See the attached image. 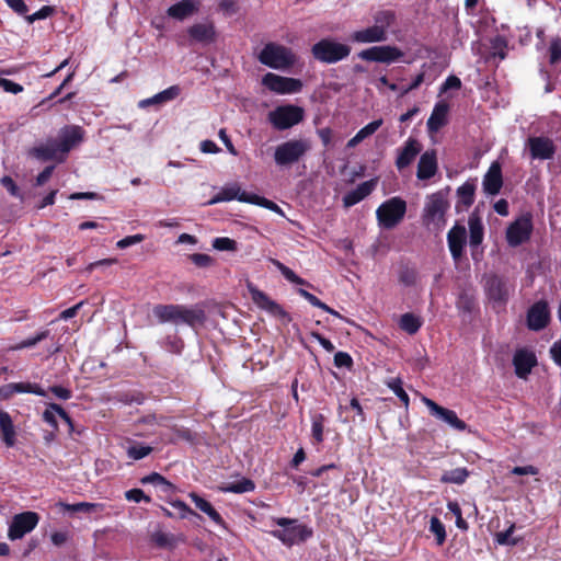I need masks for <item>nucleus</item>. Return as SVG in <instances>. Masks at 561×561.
Here are the masks:
<instances>
[{"label": "nucleus", "instance_id": "obj_46", "mask_svg": "<svg viewBox=\"0 0 561 561\" xmlns=\"http://www.w3.org/2000/svg\"><path fill=\"white\" fill-rule=\"evenodd\" d=\"M250 204L262 206V207L270 209L280 216H284V211L277 204H275L274 202H272L265 197L259 196L256 194H252Z\"/></svg>", "mask_w": 561, "mask_h": 561}, {"label": "nucleus", "instance_id": "obj_38", "mask_svg": "<svg viewBox=\"0 0 561 561\" xmlns=\"http://www.w3.org/2000/svg\"><path fill=\"white\" fill-rule=\"evenodd\" d=\"M140 482L142 484H152L158 486L165 494H170L175 490V486L158 472H152L142 477Z\"/></svg>", "mask_w": 561, "mask_h": 561}, {"label": "nucleus", "instance_id": "obj_56", "mask_svg": "<svg viewBox=\"0 0 561 561\" xmlns=\"http://www.w3.org/2000/svg\"><path fill=\"white\" fill-rule=\"evenodd\" d=\"M334 365L339 368H351L353 366V359L348 353L337 352L334 355Z\"/></svg>", "mask_w": 561, "mask_h": 561}, {"label": "nucleus", "instance_id": "obj_26", "mask_svg": "<svg viewBox=\"0 0 561 561\" xmlns=\"http://www.w3.org/2000/svg\"><path fill=\"white\" fill-rule=\"evenodd\" d=\"M199 10V2L196 0H182L173 5H171L167 14L168 16L175 19L178 21H183Z\"/></svg>", "mask_w": 561, "mask_h": 561}, {"label": "nucleus", "instance_id": "obj_63", "mask_svg": "<svg viewBox=\"0 0 561 561\" xmlns=\"http://www.w3.org/2000/svg\"><path fill=\"white\" fill-rule=\"evenodd\" d=\"M49 391L61 400H69L72 397L71 390L61 386H53L49 388Z\"/></svg>", "mask_w": 561, "mask_h": 561}, {"label": "nucleus", "instance_id": "obj_13", "mask_svg": "<svg viewBox=\"0 0 561 561\" xmlns=\"http://www.w3.org/2000/svg\"><path fill=\"white\" fill-rule=\"evenodd\" d=\"M358 57L366 61L390 64L403 57V51L394 46H373L358 53Z\"/></svg>", "mask_w": 561, "mask_h": 561}, {"label": "nucleus", "instance_id": "obj_31", "mask_svg": "<svg viewBox=\"0 0 561 561\" xmlns=\"http://www.w3.org/2000/svg\"><path fill=\"white\" fill-rule=\"evenodd\" d=\"M449 106L445 102H438L427 119V129L431 133L438 131L447 123V113Z\"/></svg>", "mask_w": 561, "mask_h": 561}, {"label": "nucleus", "instance_id": "obj_11", "mask_svg": "<svg viewBox=\"0 0 561 561\" xmlns=\"http://www.w3.org/2000/svg\"><path fill=\"white\" fill-rule=\"evenodd\" d=\"M531 231V217L529 215L522 216L507 227L506 241L511 247H518L530 238Z\"/></svg>", "mask_w": 561, "mask_h": 561}, {"label": "nucleus", "instance_id": "obj_40", "mask_svg": "<svg viewBox=\"0 0 561 561\" xmlns=\"http://www.w3.org/2000/svg\"><path fill=\"white\" fill-rule=\"evenodd\" d=\"M374 25L387 33L396 22V13L391 10L377 11L374 14Z\"/></svg>", "mask_w": 561, "mask_h": 561}, {"label": "nucleus", "instance_id": "obj_28", "mask_svg": "<svg viewBox=\"0 0 561 561\" xmlns=\"http://www.w3.org/2000/svg\"><path fill=\"white\" fill-rule=\"evenodd\" d=\"M387 33L375 25L356 31L351 35L353 42L360 44L380 43L387 41Z\"/></svg>", "mask_w": 561, "mask_h": 561}, {"label": "nucleus", "instance_id": "obj_47", "mask_svg": "<svg viewBox=\"0 0 561 561\" xmlns=\"http://www.w3.org/2000/svg\"><path fill=\"white\" fill-rule=\"evenodd\" d=\"M213 248L217 251H236L238 249L237 242L227 237H219L213 240Z\"/></svg>", "mask_w": 561, "mask_h": 561}, {"label": "nucleus", "instance_id": "obj_24", "mask_svg": "<svg viewBox=\"0 0 561 561\" xmlns=\"http://www.w3.org/2000/svg\"><path fill=\"white\" fill-rule=\"evenodd\" d=\"M377 180H369L360 183L356 188L350 191L343 196V205L346 208L356 205L367 197L375 190Z\"/></svg>", "mask_w": 561, "mask_h": 561}, {"label": "nucleus", "instance_id": "obj_50", "mask_svg": "<svg viewBox=\"0 0 561 561\" xmlns=\"http://www.w3.org/2000/svg\"><path fill=\"white\" fill-rule=\"evenodd\" d=\"M514 529L515 525L512 524L505 531L497 533L495 536L496 542L502 546H515L517 543V540L511 539Z\"/></svg>", "mask_w": 561, "mask_h": 561}, {"label": "nucleus", "instance_id": "obj_21", "mask_svg": "<svg viewBox=\"0 0 561 561\" xmlns=\"http://www.w3.org/2000/svg\"><path fill=\"white\" fill-rule=\"evenodd\" d=\"M205 320V310L201 305L192 307L179 305L178 325L187 324L190 327H195L196 324H203Z\"/></svg>", "mask_w": 561, "mask_h": 561}, {"label": "nucleus", "instance_id": "obj_51", "mask_svg": "<svg viewBox=\"0 0 561 561\" xmlns=\"http://www.w3.org/2000/svg\"><path fill=\"white\" fill-rule=\"evenodd\" d=\"M549 61L551 65L558 64L561 61V38L556 37L551 41L549 47Z\"/></svg>", "mask_w": 561, "mask_h": 561}, {"label": "nucleus", "instance_id": "obj_33", "mask_svg": "<svg viewBox=\"0 0 561 561\" xmlns=\"http://www.w3.org/2000/svg\"><path fill=\"white\" fill-rule=\"evenodd\" d=\"M60 152L57 141L49 140L46 144L36 146L30 150V156L41 160V161H49L57 159V153Z\"/></svg>", "mask_w": 561, "mask_h": 561}, {"label": "nucleus", "instance_id": "obj_62", "mask_svg": "<svg viewBox=\"0 0 561 561\" xmlns=\"http://www.w3.org/2000/svg\"><path fill=\"white\" fill-rule=\"evenodd\" d=\"M191 261L199 267H207L211 264L213 259L207 254L194 253L191 255Z\"/></svg>", "mask_w": 561, "mask_h": 561}, {"label": "nucleus", "instance_id": "obj_15", "mask_svg": "<svg viewBox=\"0 0 561 561\" xmlns=\"http://www.w3.org/2000/svg\"><path fill=\"white\" fill-rule=\"evenodd\" d=\"M422 401L428 408L431 414L436 419L444 421L445 423H447L448 425L458 431L466 430V423L457 416L455 411L443 408L438 405L435 401L426 397H423Z\"/></svg>", "mask_w": 561, "mask_h": 561}, {"label": "nucleus", "instance_id": "obj_44", "mask_svg": "<svg viewBox=\"0 0 561 561\" xmlns=\"http://www.w3.org/2000/svg\"><path fill=\"white\" fill-rule=\"evenodd\" d=\"M153 448L142 444H134L127 448V456L133 460H140L152 453Z\"/></svg>", "mask_w": 561, "mask_h": 561}, {"label": "nucleus", "instance_id": "obj_60", "mask_svg": "<svg viewBox=\"0 0 561 561\" xmlns=\"http://www.w3.org/2000/svg\"><path fill=\"white\" fill-rule=\"evenodd\" d=\"M0 88H2L5 92L13 94H18L23 91V87L21 84L4 78H0Z\"/></svg>", "mask_w": 561, "mask_h": 561}, {"label": "nucleus", "instance_id": "obj_45", "mask_svg": "<svg viewBox=\"0 0 561 561\" xmlns=\"http://www.w3.org/2000/svg\"><path fill=\"white\" fill-rule=\"evenodd\" d=\"M387 386L396 393L401 400L405 408L409 407V396L402 387V380L400 378H392L387 381Z\"/></svg>", "mask_w": 561, "mask_h": 561}, {"label": "nucleus", "instance_id": "obj_10", "mask_svg": "<svg viewBox=\"0 0 561 561\" xmlns=\"http://www.w3.org/2000/svg\"><path fill=\"white\" fill-rule=\"evenodd\" d=\"M262 83L268 90L278 94L297 93L302 89V82L299 79L282 77L272 72L262 78Z\"/></svg>", "mask_w": 561, "mask_h": 561}, {"label": "nucleus", "instance_id": "obj_32", "mask_svg": "<svg viewBox=\"0 0 561 561\" xmlns=\"http://www.w3.org/2000/svg\"><path fill=\"white\" fill-rule=\"evenodd\" d=\"M56 414H58L67 425L72 430L73 423L68 413L57 403H48L47 409L43 412V420L51 427L57 428Z\"/></svg>", "mask_w": 561, "mask_h": 561}, {"label": "nucleus", "instance_id": "obj_48", "mask_svg": "<svg viewBox=\"0 0 561 561\" xmlns=\"http://www.w3.org/2000/svg\"><path fill=\"white\" fill-rule=\"evenodd\" d=\"M255 488V484L252 480L249 479H242L241 481L231 483L229 486L226 488V491L232 492V493H245L251 492Z\"/></svg>", "mask_w": 561, "mask_h": 561}, {"label": "nucleus", "instance_id": "obj_5", "mask_svg": "<svg viewBox=\"0 0 561 561\" xmlns=\"http://www.w3.org/2000/svg\"><path fill=\"white\" fill-rule=\"evenodd\" d=\"M405 213V201L398 196L391 197L376 210L378 225L383 229H393L403 220Z\"/></svg>", "mask_w": 561, "mask_h": 561}, {"label": "nucleus", "instance_id": "obj_30", "mask_svg": "<svg viewBox=\"0 0 561 561\" xmlns=\"http://www.w3.org/2000/svg\"><path fill=\"white\" fill-rule=\"evenodd\" d=\"M15 427L11 415L3 410H0V437L8 447H12L15 444Z\"/></svg>", "mask_w": 561, "mask_h": 561}, {"label": "nucleus", "instance_id": "obj_59", "mask_svg": "<svg viewBox=\"0 0 561 561\" xmlns=\"http://www.w3.org/2000/svg\"><path fill=\"white\" fill-rule=\"evenodd\" d=\"M144 240H145V236L144 234H134V236H128V237L123 238L122 240H119L116 243V245L119 249H125V248H128L130 245L140 243Z\"/></svg>", "mask_w": 561, "mask_h": 561}, {"label": "nucleus", "instance_id": "obj_61", "mask_svg": "<svg viewBox=\"0 0 561 561\" xmlns=\"http://www.w3.org/2000/svg\"><path fill=\"white\" fill-rule=\"evenodd\" d=\"M511 473L515 474V476H526V474L536 476L539 473V469L533 465L523 466V467L516 466L511 470Z\"/></svg>", "mask_w": 561, "mask_h": 561}, {"label": "nucleus", "instance_id": "obj_36", "mask_svg": "<svg viewBox=\"0 0 561 561\" xmlns=\"http://www.w3.org/2000/svg\"><path fill=\"white\" fill-rule=\"evenodd\" d=\"M190 497L195 504V506L199 511L205 513L214 523L220 526L225 525V522L220 514L213 507V505L208 501H206L205 499H203L202 496L194 492L190 493Z\"/></svg>", "mask_w": 561, "mask_h": 561}, {"label": "nucleus", "instance_id": "obj_55", "mask_svg": "<svg viewBox=\"0 0 561 561\" xmlns=\"http://www.w3.org/2000/svg\"><path fill=\"white\" fill-rule=\"evenodd\" d=\"M125 497L128 501H133L139 503L145 501L146 503H150V496L146 495L141 489H131L125 492Z\"/></svg>", "mask_w": 561, "mask_h": 561}, {"label": "nucleus", "instance_id": "obj_49", "mask_svg": "<svg viewBox=\"0 0 561 561\" xmlns=\"http://www.w3.org/2000/svg\"><path fill=\"white\" fill-rule=\"evenodd\" d=\"M430 529L436 536L437 543L442 545L446 539V531L443 523L438 517L434 516L431 518Z\"/></svg>", "mask_w": 561, "mask_h": 561}, {"label": "nucleus", "instance_id": "obj_53", "mask_svg": "<svg viewBox=\"0 0 561 561\" xmlns=\"http://www.w3.org/2000/svg\"><path fill=\"white\" fill-rule=\"evenodd\" d=\"M48 335H49V331L48 330L42 331V332L37 333L35 336H33V337H28L26 340H23L21 343H19L15 346V348L16 350H22V348H27V347L35 346L37 343H39L43 340H45Z\"/></svg>", "mask_w": 561, "mask_h": 561}, {"label": "nucleus", "instance_id": "obj_37", "mask_svg": "<svg viewBox=\"0 0 561 561\" xmlns=\"http://www.w3.org/2000/svg\"><path fill=\"white\" fill-rule=\"evenodd\" d=\"M57 505L62 507L65 511L69 512H83V513H100L104 510V504L102 503H89V502H80L75 504H67L59 502Z\"/></svg>", "mask_w": 561, "mask_h": 561}, {"label": "nucleus", "instance_id": "obj_20", "mask_svg": "<svg viewBox=\"0 0 561 561\" xmlns=\"http://www.w3.org/2000/svg\"><path fill=\"white\" fill-rule=\"evenodd\" d=\"M537 364V358L534 352L522 348L517 350L513 357V365L515 368V374L519 378H526L533 367Z\"/></svg>", "mask_w": 561, "mask_h": 561}, {"label": "nucleus", "instance_id": "obj_19", "mask_svg": "<svg viewBox=\"0 0 561 561\" xmlns=\"http://www.w3.org/2000/svg\"><path fill=\"white\" fill-rule=\"evenodd\" d=\"M251 197L252 194L242 191L239 184L233 183L231 185L222 187L221 191L206 204L215 205L221 202H229L233 199H238L239 202L250 204Z\"/></svg>", "mask_w": 561, "mask_h": 561}, {"label": "nucleus", "instance_id": "obj_64", "mask_svg": "<svg viewBox=\"0 0 561 561\" xmlns=\"http://www.w3.org/2000/svg\"><path fill=\"white\" fill-rule=\"evenodd\" d=\"M550 355L553 362L561 367V337L550 347Z\"/></svg>", "mask_w": 561, "mask_h": 561}, {"label": "nucleus", "instance_id": "obj_14", "mask_svg": "<svg viewBox=\"0 0 561 561\" xmlns=\"http://www.w3.org/2000/svg\"><path fill=\"white\" fill-rule=\"evenodd\" d=\"M84 130L78 125H67L59 130L57 146L62 156L82 142Z\"/></svg>", "mask_w": 561, "mask_h": 561}, {"label": "nucleus", "instance_id": "obj_2", "mask_svg": "<svg viewBox=\"0 0 561 561\" xmlns=\"http://www.w3.org/2000/svg\"><path fill=\"white\" fill-rule=\"evenodd\" d=\"M310 150L311 141L309 139H289L275 148L274 161L278 167H290L299 162Z\"/></svg>", "mask_w": 561, "mask_h": 561}, {"label": "nucleus", "instance_id": "obj_52", "mask_svg": "<svg viewBox=\"0 0 561 561\" xmlns=\"http://www.w3.org/2000/svg\"><path fill=\"white\" fill-rule=\"evenodd\" d=\"M383 121L381 118L376 119L360 128L356 135L362 139H366L377 131V129L382 125Z\"/></svg>", "mask_w": 561, "mask_h": 561}, {"label": "nucleus", "instance_id": "obj_57", "mask_svg": "<svg viewBox=\"0 0 561 561\" xmlns=\"http://www.w3.org/2000/svg\"><path fill=\"white\" fill-rule=\"evenodd\" d=\"M53 12H54V8L53 7L44 5L37 12H35V13H33L31 15H27L26 20H27L28 23H33L36 20H42V19L48 18L49 15L53 14Z\"/></svg>", "mask_w": 561, "mask_h": 561}, {"label": "nucleus", "instance_id": "obj_27", "mask_svg": "<svg viewBox=\"0 0 561 561\" xmlns=\"http://www.w3.org/2000/svg\"><path fill=\"white\" fill-rule=\"evenodd\" d=\"M437 171V160L434 150L425 151L417 163L416 176L419 180H428L435 175Z\"/></svg>", "mask_w": 561, "mask_h": 561}, {"label": "nucleus", "instance_id": "obj_4", "mask_svg": "<svg viewBox=\"0 0 561 561\" xmlns=\"http://www.w3.org/2000/svg\"><path fill=\"white\" fill-rule=\"evenodd\" d=\"M257 58L261 64L278 70L289 68L296 62L291 49L276 43H267Z\"/></svg>", "mask_w": 561, "mask_h": 561}, {"label": "nucleus", "instance_id": "obj_9", "mask_svg": "<svg viewBox=\"0 0 561 561\" xmlns=\"http://www.w3.org/2000/svg\"><path fill=\"white\" fill-rule=\"evenodd\" d=\"M38 522L39 515L36 512L26 511L14 515L8 529V538L12 541L22 539L37 526Z\"/></svg>", "mask_w": 561, "mask_h": 561}, {"label": "nucleus", "instance_id": "obj_22", "mask_svg": "<svg viewBox=\"0 0 561 561\" xmlns=\"http://www.w3.org/2000/svg\"><path fill=\"white\" fill-rule=\"evenodd\" d=\"M422 146L414 138H409L404 146L399 150L398 157L396 159V167L398 170H403L409 167L416 156L421 152Z\"/></svg>", "mask_w": 561, "mask_h": 561}, {"label": "nucleus", "instance_id": "obj_3", "mask_svg": "<svg viewBox=\"0 0 561 561\" xmlns=\"http://www.w3.org/2000/svg\"><path fill=\"white\" fill-rule=\"evenodd\" d=\"M483 279V287L488 299L494 306H505L511 294L514 291V283L508 277L494 273L484 275Z\"/></svg>", "mask_w": 561, "mask_h": 561}, {"label": "nucleus", "instance_id": "obj_41", "mask_svg": "<svg viewBox=\"0 0 561 561\" xmlns=\"http://www.w3.org/2000/svg\"><path fill=\"white\" fill-rule=\"evenodd\" d=\"M469 472L466 468H456L449 471H446L442 478L440 481L444 483H455V484H462L466 479L468 478Z\"/></svg>", "mask_w": 561, "mask_h": 561}, {"label": "nucleus", "instance_id": "obj_42", "mask_svg": "<svg viewBox=\"0 0 561 561\" xmlns=\"http://www.w3.org/2000/svg\"><path fill=\"white\" fill-rule=\"evenodd\" d=\"M474 191H476L474 183L473 182H469V181H467L466 183H463L461 186L458 187L457 194L459 196L460 202L465 206L468 207V206H471L473 204Z\"/></svg>", "mask_w": 561, "mask_h": 561}, {"label": "nucleus", "instance_id": "obj_34", "mask_svg": "<svg viewBox=\"0 0 561 561\" xmlns=\"http://www.w3.org/2000/svg\"><path fill=\"white\" fill-rule=\"evenodd\" d=\"M469 226V243L471 247H478L483 241L484 229L481 218L472 213L468 218Z\"/></svg>", "mask_w": 561, "mask_h": 561}, {"label": "nucleus", "instance_id": "obj_23", "mask_svg": "<svg viewBox=\"0 0 561 561\" xmlns=\"http://www.w3.org/2000/svg\"><path fill=\"white\" fill-rule=\"evenodd\" d=\"M447 242L453 259L457 262L462 256L466 244V228L456 225L447 233Z\"/></svg>", "mask_w": 561, "mask_h": 561}, {"label": "nucleus", "instance_id": "obj_43", "mask_svg": "<svg viewBox=\"0 0 561 561\" xmlns=\"http://www.w3.org/2000/svg\"><path fill=\"white\" fill-rule=\"evenodd\" d=\"M15 393H34L36 396L45 397V390L37 383L32 382H13Z\"/></svg>", "mask_w": 561, "mask_h": 561}, {"label": "nucleus", "instance_id": "obj_39", "mask_svg": "<svg viewBox=\"0 0 561 561\" xmlns=\"http://www.w3.org/2000/svg\"><path fill=\"white\" fill-rule=\"evenodd\" d=\"M399 325L407 333L415 334L422 325V320L414 313L408 312L401 316Z\"/></svg>", "mask_w": 561, "mask_h": 561}, {"label": "nucleus", "instance_id": "obj_18", "mask_svg": "<svg viewBox=\"0 0 561 561\" xmlns=\"http://www.w3.org/2000/svg\"><path fill=\"white\" fill-rule=\"evenodd\" d=\"M192 43L209 45L216 41V28L213 22L195 23L187 28Z\"/></svg>", "mask_w": 561, "mask_h": 561}, {"label": "nucleus", "instance_id": "obj_17", "mask_svg": "<svg viewBox=\"0 0 561 561\" xmlns=\"http://www.w3.org/2000/svg\"><path fill=\"white\" fill-rule=\"evenodd\" d=\"M527 146L533 159L549 160L554 156L556 146L553 141L543 136L529 137Z\"/></svg>", "mask_w": 561, "mask_h": 561}, {"label": "nucleus", "instance_id": "obj_54", "mask_svg": "<svg viewBox=\"0 0 561 561\" xmlns=\"http://www.w3.org/2000/svg\"><path fill=\"white\" fill-rule=\"evenodd\" d=\"M417 279V273L413 268L404 267L400 271L399 280L405 286L415 285Z\"/></svg>", "mask_w": 561, "mask_h": 561}, {"label": "nucleus", "instance_id": "obj_58", "mask_svg": "<svg viewBox=\"0 0 561 561\" xmlns=\"http://www.w3.org/2000/svg\"><path fill=\"white\" fill-rule=\"evenodd\" d=\"M0 183L12 196L20 197V188L11 176H3Z\"/></svg>", "mask_w": 561, "mask_h": 561}, {"label": "nucleus", "instance_id": "obj_25", "mask_svg": "<svg viewBox=\"0 0 561 561\" xmlns=\"http://www.w3.org/2000/svg\"><path fill=\"white\" fill-rule=\"evenodd\" d=\"M503 185L502 170L499 162H493L483 178V190L486 194L495 195Z\"/></svg>", "mask_w": 561, "mask_h": 561}, {"label": "nucleus", "instance_id": "obj_6", "mask_svg": "<svg viewBox=\"0 0 561 561\" xmlns=\"http://www.w3.org/2000/svg\"><path fill=\"white\" fill-rule=\"evenodd\" d=\"M276 524L283 529L273 530L272 536L288 547L306 541L312 536V530L306 525L298 524L297 519L282 517L276 520Z\"/></svg>", "mask_w": 561, "mask_h": 561}, {"label": "nucleus", "instance_id": "obj_16", "mask_svg": "<svg viewBox=\"0 0 561 561\" xmlns=\"http://www.w3.org/2000/svg\"><path fill=\"white\" fill-rule=\"evenodd\" d=\"M550 320L548 304L545 300L535 302L527 312V327L531 331L543 330Z\"/></svg>", "mask_w": 561, "mask_h": 561}, {"label": "nucleus", "instance_id": "obj_29", "mask_svg": "<svg viewBox=\"0 0 561 561\" xmlns=\"http://www.w3.org/2000/svg\"><path fill=\"white\" fill-rule=\"evenodd\" d=\"M181 93V88L179 85H171L168 89L154 94L151 98L141 100L138 103L140 108H146L151 105H161L167 102L175 100Z\"/></svg>", "mask_w": 561, "mask_h": 561}, {"label": "nucleus", "instance_id": "obj_12", "mask_svg": "<svg viewBox=\"0 0 561 561\" xmlns=\"http://www.w3.org/2000/svg\"><path fill=\"white\" fill-rule=\"evenodd\" d=\"M248 290L253 302L260 308L267 311L273 317L279 318L285 322L290 321L289 314L280 305L272 300L264 291L260 290L252 284H248Z\"/></svg>", "mask_w": 561, "mask_h": 561}, {"label": "nucleus", "instance_id": "obj_1", "mask_svg": "<svg viewBox=\"0 0 561 561\" xmlns=\"http://www.w3.org/2000/svg\"><path fill=\"white\" fill-rule=\"evenodd\" d=\"M448 190L438 191L426 197L422 213L423 225L433 231H440L446 225V211L449 208Z\"/></svg>", "mask_w": 561, "mask_h": 561}, {"label": "nucleus", "instance_id": "obj_35", "mask_svg": "<svg viewBox=\"0 0 561 561\" xmlns=\"http://www.w3.org/2000/svg\"><path fill=\"white\" fill-rule=\"evenodd\" d=\"M179 305H157L152 309L153 316L160 323H173L178 325Z\"/></svg>", "mask_w": 561, "mask_h": 561}, {"label": "nucleus", "instance_id": "obj_7", "mask_svg": "<svg viewBox=\"0 0 561 561\" xmlns=\"http://www.w3.org/2000/svg\"><path fill=\"white\" fill-rule=\"evenodd\" d=\"M311 53L321 62L335 64L350 55L351 47L331 38H323L312 46Z\"/></svg>", "mask_w": 561, "mask_h": 561}, {"label": "nucleus", "instance_id": "obj_8", "mask_svg": "<svg viewBox=\"0 0 561 561\" xmlns=\"http://www.w3.org/2000/svg\"><path fill=\"white\" fill-rule=\"evenodd\" d=\"M304 117V108L293 104L277 106L268 113L270 123L278 130L291 128L302 122Z\"/></svg>", "mask_w": 561, "mask_h": 561}]
</instances>
